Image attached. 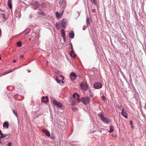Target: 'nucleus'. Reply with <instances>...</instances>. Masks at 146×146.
Wrapping results in <instances>:
<instances>
[{"mask_svg":"<svg viewBox=\"0 0 146 146\" xmlns=\"http://www.w3.org/2000/svg\"><path fill=\"white\" fill-rule=\"evenodd\" d=\"M88 88L89 89V92H91V90L90 89V87H89Z\"/></svg>","mask_w":146,"mask_h":146,"instance_id":"de8ad7c7","label":"nucleus"},{"mask_svg":"<svg viewBox=\"0 0 146 146\" xmlns=\"http://www.w3.org/2000/svg\"><path fill=\"white\" fill-rule=\"evenodd\" d=\"M53 137H54V136H53V137H51V138H52V139H53Z\"/></svg>","mask_w":146,"mask_h":146,"instance_id":"bf43d9fd","label":"nucleus"},{"mask_svg":"<svg viewBox=\"0 0 146 146\" xmlns=\"http://www.w3.org/2000/svg\"><path fill=\"white\" fill-rule=\"evenodd\" d=\"M3 135V133L1 131L0 129V135Z\"/></svg>","mask_w":146,"mask_h":146,"instance_id":"ea45409f","label":"nucleus"},{"mask_svg":"<svg viewBox=\"0 0 146 146\" xmlns=\"http://www.w3.org/2000/svg\"><path fill=\"white\" fill-rule=\"evenodd\" d=\"M102 100L104 101L106 100V99L105 97L104 96H102L101 97Z\"/></svg>","mask_w":146,"mask_h":146,"instance_id":"cd10ccee","label":"nucleus"},{"mask_svg":"<svg viewBox=\"0 0 146 146\" xmlns=\"http://www.w3.org/2000/svg\"><path fill=\"white\" fill-rule=\"evenodd\" d=\"M86 22L87 24V27L90 24V21L89 18L88 17L86 19Z\"/></svg>","mask_w":146,"mask_h":146,"instance_id":"5701e85b","label":"nucleus"},{"mask_svg":"<svg viewBox=\"0 0 146 146\" xmlns=\"http://www.w3.org/2000/svg\"><path fill=\"white\" fill-rule=\"evenodd\" d=\"M0 10L1 12H3V11L2 9H0Z\"/></svg>","mask_w":146,"mask_h":146,"instance_id":"864d4df0","label":"nucleus"},{"mask_svg":"<svg viewBox=\"0 0 146 146\" xmlns=\"http://www.w3.org/2000/svg\"><path fill=\"white\" fill-rule=\"evenodd\" d=\"M32 17H33L32 15H30V18H32Z\"/></svg>","mask_w":146,"mask_h":146,"instance_id":"8fccbe9b","label":"nucleus"},{"mask_svg":"<svg viewBox=\"0 0 146 146\" xmlns=\"http://www.w3.org/2000/svg\"><path fill=\"white\" fill-rule=\"evenodd\" d=\"M37 13L38 14L42 15H44V14L43 12L40 9H39L38 10V11L37 12Z\"/></svg>","mask_w":146,"mask_h":146,"instance_id":"412c9836","label":"nucleus"},{"mask_svg":"<svg viewBox=\"0 0 146 146\" xmlns=\"http://www.w3.org/2000/svg\"><path fill=\"white\" fill-rule=\"evenodd\" d=\"M0 16L1 17H2L3 19H5V15L3 13H1Z\"/></svg>","mask_w":146,"mask_h":146,"instance_id":"393cba45","label":"nucleus"},{"mask_svg":"<svg viewBox=\"0 0 146 146\" xmlns=\"http://www.w3.org/2000/svg\"><path fill=\"white\" fill-rule=\"evenodd\" d=\"M72 109L73 111L76 112H77L78 111V108H72Z\"/></svg>","mask_w":146,"mask_h":146,"instance_id":"a878e982","label":"nucleus"},{"mask_svg":"<svg viewBox=\"0 0 146 146\" xmlns=\"http://www.w3.org/2000/svg\"><path fill=\"white\" fill-rule=\"evenodd\" d=\"M13 71V70H12L11 69H9L6 72H4L3 73V75H6L7 74H8L9 73Z\"/></svg>","mask_w":146,"mask_h":146,"instance_id":"aec40b11","label":"nucleus"},{"mask_svg":"<svg viewBox=\"0 0 146 146\" xmlns=\"http://www.w3.org/2000/svg\"><path fill=\"white\" fill-rule=\"evenodd\" d=\"M90 96L92 97L93 98L94 96V94L92 93H91L90 94Z\"/></svg>","mask_w":146,"mask_h":146,"instance_id":"4c0bfd02","label":"nucleus"},{"mask_svg":"<svg viewBox=\"0 0 146 146\" xmlns=\"http://www.w3.org/2000/svg\"><path fill=\"white\" fill-rule=\"evenodd\" d=\"M48 101V98L47 96H46V97L44 96H42V102L47 103Z\"/></svg>","mask_w":146,"mask_h":146,"instance_id":"ddd939ff","label":"nucleus"},{"mask_svg":"<svg viewBox=\"0 0 146 146\" xmlns=\"http://www.w3.org/2000/svg\"><path fill=\"white\" fill-rule=\"evenodd\" d=\"M3 127L6 129H8L9 127V124L7 122H5L3 124Z\"/></svg>","mask_w":146,"mask_h":146,"instance_id":"dca6fc26","label":"nucleus"},{"mask_svg":"<svg viewBox=\"0 0 146 146\" xmlns=\"http://www.w3.org/2000/svg\"><path fill=\"white\" fill-rule=\"evenodd\" d=\"M58 77H56V80L58 83H60V80H59V79L58 78Z\"/></svg>","mask_w":146,"mask_h":146,"instance_id":"bb28decb","label":"nucleus"},{"mask_svg":"<svg viewBox=\"0 0 146 146\" xmlns=\"http://www.w3.org/2000/svg\"><path fill=\"white\" fill-rule=\"evenodd\" d=\"M102 114L101 113H100L99 114V117H100V118L101 119V120L103 121L104 122L108 124L110 123V120H109L107 118H106L104 116H101V115H102Z\"/></svg>","mask_w":146,"mask_h":146,"instance_id":"20e7f679","label":"nucleus"},{"mask_svg":"<svg viewBox=\"0 0 146 146\" xmlns=\"http://www.w3.org/2000/svg\"><path fill=\"white\" fill-rule=\"evenodd\" d=\"M77 94L76 93H75L73 95V97L74 98H76V96L77 97Z\"/></svg>","mask_w":146,"mask_h":146,"instance_id":"7c9ffc66","label":"nucleus"},{"mask_svg":"<svg viewBox=\"0 0 146 146\" xmlns=\"http://www.w3.org/2000/svg\"><path fill=\"white\" fill-rule=\"evenodd\" d=\"M11 142H9L7 144V146H11Z\"/></svg>","mask_w":146,"mask_h":146,"instance_id":"c9c22d12","label":"nucleus"},{"mask_svg":"<svg viewBox=\"0 0 146 146\" xmlns=\"http://www.w3.org/2000/svg\"><path fill=\"white\" fill-rule=\"evenodd\" d=\"M63 79H62V80H61V82L62 83H64V82L63 81Z\"/></svg>","mask_w":146,"mask_h":146,"instance_id":"49530a36","label":"nucleus"},{"mask_svg":"<svg viewBox=\"0 0 146 146\" xmlns=\"http://www.w3.org/2000/svg\"><path fill=\"white\" fill-rule=\"evenodd\" d=\"M121 106V107H122V106H121H121Z\"/></svg>","mask_w":146,"mask_h":146,"instance_id":"680f3d73","label":"nucleus"},{"mask_svg":"<svg viewBox=\"0 0 146 146\" xmlns=\"http://www.w3.org/2000/svg\"><path fill=\"white\" fill-rule=\"evenodd\" d=\"M13 62H16V60H13Z\"/></svg>","mask_w":146,"mask_h":146,"instance_id":"79ce46f5","label":"nucleus"},{"mask_svg":"<svg viewBox=\"0 0 146 146\" xmlns=\"http://www.w3.org/2000/svg\"><path fill=\"white\" fill-rule=\"evenodd\" d=\"M17 68H14V69H13V70H13V71H14L15 69H16Z\"/></svg>","mask_w":146,"mask_h":146,"instance_id":"603ef678","label":"nucleus"},{"mask_svg":"<svg viewBox=\"0 0 146 146\" xmlns=\"http://www.w3.org/2000/svg\"><path fill=\"white\" fill-rule=\"evenodd\" d=\"M12 111L13 112V113H14V115L17 117V113H16V112H15V111L14 110V109H13L12 110Z\"/></svg>","mask_w":146,"mask_h":146,"instance_id":"c85d7f7f","label":"nucleus"},{"mask_svg":"<svg viewBox=\"0 0 146 146\" xmlns=\"http://www.w3.org/2000/svg\"><path fill=\"white\" fill-rule=\"evenodd\" d=\"M78 17L79 16V15H80V13L79 12H78Z\"/></svg>","mask_w":146,"mask_h":146,"instance_id":"6e6d98bb","label":"nucleus"},{"mask_svg":"<svg viewBox=\"0 0 146 146\" xmlns=\"http://www.w3.org/2000/svg\"><path fill=\"white\" fill-rule=\"evenodd\" d=\"M131 127L132 128H133L134 127V126H131Z\"/></svg>","mask_w":146,"mask_h":146,"instance_id":"5fc2aeb1","label":"nucleus"},{"mask_svg":"<svg viewBox=\"0 0 146 146\" xmlns=\"http://www.w3.org/2000/svg\"><path fill=\"white\" fill-rule=\"evenodd\" d=\"M94 87L95 89H100L102 87V84L100 82H96L94 85Z\"/></svg>","mask_w":146,"mask_h":146,"instance_id":"0eeeda50","label":"nucleus"},{"mask_svg":"<svg viewBox=\"0 0 146 146\" xmlns=\"http://www.w3.org/2000/svg\"><path fill=\"white\" fill-rule=\"evenodd\" d=\"M79 97H80L79 95L78 94H77V100L78 101H80Z\"/></svg>","mask_w":146,"mask_h":146,"instance_id":"72a5a7b5","label":"nucleus"},{"mask_svg":"<svg viewBox=\"0 0 146 146\" xmlns=\"http://www.w3.org/2000/svg\"><path fill=\"white\" fill-rule=\"evenodd\" d=\"M31 71H29V70H28V72H30Z\"/></svg>","mask_w":146,"mask_h":146,"instance_id":"4d7b16f0","label":"nucleus"},{"mask_svg":"<svg viewBox=\"0 0 146 146\" xmlns=\"http://www.w3.org/2000/svg\"><path fill=\"white\" fill-rule=\"evenodd\" d=\"M144 108L146 110V103L145 104L144 106Z\"/></svg>","mask_w":146,"mask_h":146,"instance_id":"37998d69","label":"nucleus"},{"mask_svg":"<svg viewBox=\"0 0 146 146\" xmlns=\"http://www.w3.org/2000/svg\"><path fill=\"white\" fill-rule=\"evenodd\" d=\"M74 36V32L73 31H70L69 33V37L71 39H73Z\"/></svg>","mask_w":146,"mask_h":146,"instance_id":"f8f14e48","label":"nucleus"},{"mask_svg":"<svg viewBox=\"0 0 146 146\" xmlns=\"http://www.w3.org/2000/svg\"><path fill=\"white\" fill-rule=\"evenodd\" d=\"M24 57V56L23 55H21V57H20L21 58H23Z\"/></svg>","mask_w":146,"mask_h":146,"instance_id":"a18cd8bd","label":"nucleus"},{"mask_svg":"<svg viewBox=\"0 0 146 146\" xmlns=\"http://www.w3.org/2000/svg\"><path fill=\"white\" fill-rule=\"evenodd\" d=\"M129 123L131 125H132L133 124V121L131 120L129 122Z\"/></svg>","mask_w":146,"mask_h":146,"instance_id":"f704fd0d","label":"nucleus"},{"mask_svg":"<svg viewBox=\"0 0 146 146\" xmlns=\"http://www.w3.org/2000/svg\"><path fill=\"white\" fill-rule=\"evenodd\" d=\"M1 136L0 137V138H4L5 137V135L4 134H3V135H1Z\"/></svg>","mask_w":146,"mask_h":146,"instance_id":"2f4dec72","label":"nucleus"},{"mask_svg":"<svg viewBox=\"0 0 146 146\" xmlns=\"http://www.w3.org/2000/svg\"><path fill=\"white\" fill-rule=\"evenodd\" d=\"M90 1L95 5H97V0H90Z\"/></svg>","mask_w":146,"mask_h":146,"instance_id":"4be33fe9","label":"nucleus"},{"mask_svg":"<svg viewBox=\"0 0 146 146\" xmlns=\"http://www.w3.org/2000/svg\"><path fill=\"white\" fill-rule=\"evenodd\" d=\"M121 113L124 117L126 118H128L127 114L126 111H122Z\"/></svg>","mask_w":146,"mask_h":146,"instance_id":"f3484780","label":"nucleus"},{"mask_svg":"<svg viewBox=\"0 0 146 146\" xmlns=\"http://www.w3.org/2000/svg\"><path fill=\"white\" fill-rule=\"evenodd\" d=\"M56 18L58 19H60L62 18V14H61L58 11L56 13Z\"/></svg>","mask_w":146,"mask_h":146,"instance_id":"2eb2a0df","label":"nucleus"},{"mask_svg":"<svg viewBox=\"0 0 146 146\" xmlns=\"http://www.w3.org/2000/svg\"><path fill=\"white\" fill-rule=\"evenodd\" d=\"M42 131L48 137H50V132L48 131L46 129H42Z\"/></svg>","mask_w":146,"mask_h":146,"instance_id":"9b49d317","label":"nucleus"},{"mask_svg":"<svg viewBox=\"0 0 146 146\" xmlns=\"http://www.w3.org/2000/svg\"><path fill=\"white\" fill-rule=\"evenodd\" d=\"M67 20L66 19H64L61 21V25L63 28H65L67 25Z\"/></svg>","mask_w":146,"mask_h":146,"instance_id":"6e6552de","label":"nucleus"},{"mask_svg":"<svg viewBox=\"0 0 146 146\" xmlns=\"http://www.w3.org/2000/svg\"><path fill=\"white\" fill-rule=\"evenodd\" d=\"M70 56L73 58H74L76 56V54L74 53V52L73 50H72L70 51Z\"/></svg>","mask_w":146,"mask_h":146,"instance_id":"a211bd4d","label":"nucleus"},{"mask_svg":"<svg viewBox=\"0 0 146 146\" xmlns=\"http://www.w3.org/2000/svg\"><path fill=\"white\" fill-rule=\"evenodd\" d=\"M40 6V3L38 1H35L34 5H33V8L34 10H36L38 9Z\"/></svg>","mask_w":146,"mask_h":146,"instance_id":"39448f33","label":"nucleus"},{"mask_svg":"<svg viewBox=\"0 0 146 146\" xmlns=\"http://www.w3.org/2000/svg\"><path fill=\"white\" fill-rule=\"evenodd\" d=\"M122 111H124V109L123 108H122Z\"/></svg>","mask_w":146,"mask_h":146,"instance_id":"3c124183","label":"nucleus"},{"mask_svg":"<svg viewBox=\"0 0 146 146\" xmlns=\"http://www.w3.org/2000/svg\"><path fill=\"white\" fill-rule=\"evenodd\" d=\"M70 77L72 80L74 81L75 80L76 78V74L74 72L71 73L70 75Z\"/></svg>","mask_w":146,"mask_h":146,"instance_id":"1a4fd4ad","label":"nucleus"},{"mask_svg":"<svg viewBox=\"0 0 146 146\" xmlns=\"http://www.w3.org/2000/svg\"><path fill=\"white\" fill-rule=\"evenodd\" d=\"M60 24V23L59 22H57L56 24V26L58 27Z\"/></svg>","mask_w":146,"mask_h":146,"instance_id":"c756f323","label":"nucleus"},{"mask_svg":"<svg viewBox=\"0 0 146 146\" xmlns=\"http://www.w3.org/2000/svg\"><path fill=\"white\" fill-rule=\"evenodd\" d=\"M17 45L18 46L20 47L22 46V42L21 41H19L17 43Z\"/></svg>","mask_w":146,"mask_h":146,"instance_id":"b1692460","label":"nucleus"},{"mask_svg":"<svg viewBox=\"0 0 146 146\" xmlns=\"http://www.w3.org/2000/svg\"><path fill=\"white\" fill-rule=\"evenodd\" d=\"M1 5V3H0V5Z\"/></svg>","mask_w":146,"mask_h":146,"instance_id":"e2e57ef3","label":"nucleus"},{"mask_svg":"<svg viewBox=\"0 0 146 146\" xmlns=\"http://www.w3.org/2000/svg\"><path fill=\"white\" fill-rule=\"evenodd\" d=\"M90 99L89 97L82 98V103L85 105H86L89 104L90 103Z\"/></svg>","mask_w":146,"mask_h":146,"instance_id":"7ed1b4c3","label":"nucleus"},{"mask_svg":"<svg viewBox=\"0 0 146 146\" xmlns=\"http://www.w3.org/2000/svg\"><path fill=\"white\" fill-rule=\"evenodd\" d=\"M80 88L82 90H86L88 88V85L86 82H82L80 84Z\"/></svg>","mask_w":146,"mask_h":146,"instance_id":"f257e3e1","label":"nucleus"},{"mask_svg":"<svg viewBox=\"0 0 146 146\" xmlns=\"http://www.w3.org/2000/svg\"><path fill=\"white\" fill-rule=\"evenodd\" d=\"M87 26L86 27V26H85V25H84L83 27V30H85L87 28Z\"/></svg>","mask_w":146,"mask_h":146,"instance_id":"e433bc0d","label":"nucleus"},{"mask_svg":"<svg viewBox=\"0 0 146 146\" xmlns=\"http://www.w3.org/2000/svg\"><path fill=\"white\" fill-rule=\"evenodd\" d=\"M69 100L72 106H75L76 105V103H75L74 101L72 99V97H69Z\"/></svg>","mask_w":146,"mask_h":146,"instance_id":"4468645a","label":"nucleus"},{"mask_svg":"<svg viewBox=\"0 0 146 146\" xmlns=\"http://www.w3.org/2000/svg\"><path fill=\"white\" fill-rule=\"evenodd\" d=\"M53 137H54V136H53V137H51V138H52V139H53Z\"/></svg>","mask_w":146,"mask_h":146,"instance_id":"13d9d810","label":"nucleus"},{"mask_svg":"<svg viewBox=\"0 0 146 146\" xmlns=\"http://www.w3.org/2000/svg\"><path fill=\"white\" fill-rule=\"evenodd\" d=\"M60 77H62V79H63V80L64 79V77L63 76H62V75H60Z\"/></svg>","mask_w":146,"mask_h":146,"instance_id":"a19ab883","label":"nucleus"},{"mask_svg":"<svg viewBox=\"0 0 146 146\" xmlns=\"http://www.w3.org/2000/svg\"><path fill=\"white\" fill-rule=\"evenodd\" d=\"M11 1V0H8L7 3V5L11 9L12 8Z\"/></svg>","mask_w":146,"mask_h":146,"instance_id":"6ab92c4d","label":"nucleus"},{"mask_svg":"<svg viewBox=\"0 0 146 146\" xmlns=\"http://www.w3.org/2000/svg\"><path fill=\"white\" fill-rule=\"evenodd\" d=\"M95 11H95V9H93L92 10V12L93 13L95 12Z\"/></svg>","mask_w":146,"mask_h":146,"instance_id":"c03bdc74","label":"nucleus"},{"mask_svg":"<svg viewBox=\"0 0 146 146\" xmlns=\"http://www.w3.org/2000/svg\"><path fill=\"white\" fill-rule=\"evenodd\" d=\"M113 131V130L112 129L111 127L110 128V130L109 131V132L110 133L112 132Z\"/></svg>","mask_w":146,"mask_h":146,"instance_id":"473e14b6","label":"nucleus"},{"mask_svg":"<svg viewBox=\"0 0 146 146\" xmlns=\"http://www.w3.org/2000/svg\"><path fill=\"white\" fill-rule=\"evenodd\" d=\"M64 12V11H63L60 13L61 14H62V15H63V13Z\"/></svg>","mask_w":146,"mask_h":146,"instance_id":"09e8293b","label":"nucleus"},{"mask_svg":"<svg viewBox=\"0 0 146 146\" xmlns=\"http://www.w3.org/2000/svg\"><path fill=\"white\" fill-rule=\"evenodd\" d=\"M53 105L56 106L58 107L61 108L62 107V105L61 103L59 102H57L55 100H53L51 101Z\"/></svg>","mask_w":146,"mask_h":146,"instance_id":"f03ea898","label":"nucleus"},{"mask_svg":"<svg viewBox=\"0 0 146 146\" xmlns=\"http://www.w3.org/2000/svg\"><path fill=\"white\" fill-rule=\"evenodd\" d=\"M66 0H59V4L60 6L65 8L66 6Z\"/></svg>","mask_w":146,"mask_h":146,"instance_id":"423d86ee","label":"nucleus"},{"mask_svg":"<svg viewBox=\"0 0 146 146\" xmlns=\"http://www.w3.org/2000/svg\"><path fill=\"white\" fill-rule=\"evenodd\" d=\"M1 59V58L0 57V60Z\"/></svg>","mask_w":146,"mask_h":146,"instance_id":"0e129e2a","label":"nucleus"},{"mask_svg":"<svg viewBox=\"0 0 146 146\" xmlns=\"http://www.w3.org/2000/svg\"><path fill=\"white\" fill-rule=\"evenodd\" d=\"M61 36L62 37L63 40L64 42H65L66 41V37H65V32L64 30V29H62L61 30Z\"/></svg>","mask_w":146,"mask_h":146,"instance_id":"9d476101","label":"nucleus"},{"mask_svg":"<svg viewBox=\"0 0 146 146\" xmlns=\"http://www.w3.org/2000/svg\"><path fill=\"white\" fill-rule=\"evenodd\" d=\"M70 46H71V49L72 50H73V46H72V44L71 43H70Z\"/></svg>","mask_w":146,"mask_h":146,"instance_id":"58836bf2","label":"nucleus"},{"mask_svg":"<svg viewBox=\"0 0 146 146\" xmlns=\"http://www.w3.org/2000/svg\"><path fill=\"white\" fill-rule=\"evenodd\" d=\"M129 76L130 77H131V75H129Z\"/></svg>","mask_w":146,"mask_h":146,"instance_id":"052dcab7","label":"nucleus"}]
</instances>
